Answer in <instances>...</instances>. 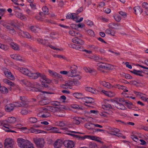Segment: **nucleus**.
Instances as JSON below:
<instances>
[{"instance_id": "obj_5", "label": "nucleus", "mask_w": 148, "mask_h": 148, "mask_svg": "<svg viewBox=\"0 0 148 148\" xmlns=\"http://www.w3.org/2000/svg\"><path fill=\"white\" fill-rule=\"evenodd\" d=\"M33 140L36 146L38 148H42L44 147L45 142L42 138H34Z\"/></svg>"}, {"instance_id": "obj_11", "label": "nucleus", "mask_w": 148, "mask_h": 148, "mask_svg": "<svg viewBox=\"0 0 148 148\" xmlns=\"http://www.w3.org/2000/svg\"><path fill=\"white\" fill-rule=\"evenodd\" d=\"M72 42L75 43L83 45L84 44V41L80 38H79L77 37H75L73 38L72 40Z\"/></svg>"}, {"instance_id": "obj_42", "label": "nucleus", "mask_w": 148, "mask_h": 148, "mask_svg": "<svg viewBox=\"0 0 148 148\" xmlns=\"http://www.w3.org/2000/svg\"><path fill=\"white\" fill-rule=\"evenodd\" d=\"M88 145L89 148H95L97 147V145L93 142H90Z\"/></svg>"}, {"instance_id": "obj_40", "label": "nucleus", "mask_w": 148, "mask_h": 148, "mask_svg": "<svg viewBox=\"0 0 148 148\" xmlns=\"http://www.w3.org/2000/svg\"><path fill=\"white\" fill-rule=\"evenodd\" d=\"M29 121L31 123H34L37 121V119L34 117H30L28 119Z\"/></svg>"}, {"instance_id": "obj_36", "label": "nucleus", "mask_w": 148, "mask_h": 148, "mask_svg": "<svg viewBox=\"0 0 148 148\" xmlns=\"http://www.w3.org/2000/svg\"><path fill=\"white\" fill-rule=\"evenodd\" d=\"M3 82L5 83L8 84L12 86H13L14 85V83L7 79H3Z\"/></svg>"}, {"instance_id": "obj_52", "label": "nucleus", "mask_w": 148, "mask_h": 148, "mask_svg": "<svg viewBox=\"0 0 148 148\" xmlns=\"http://www.w3.org/2000/svg\"><path fill=\"white\" fill-rule=\"evenodd\" d=\"M42 10L44 12V14L45 15L47 14L48 12V8L46 6H45L43 7L42 8Z\"/></svg>"}, {"instance_id": "obj_59", "label": "nucleus", "mask_w": 148, "mask_h": 148, "mask_svg": "<svg viewBox=\"0 0 148 148\" xmlns=\"http://www.w3.org/2000/svg\"><path fill=\"white\" fill-rule=\"evenodd\" d=\"M119 13L124 18H125L127 16V14L125 12L121 11L119 12Z\"/></svg>"}, {"instance_id": "obj_17", "label": "nucleus", "mask_w": 148, "mask_h": 148, "mask_svg": "<svg viewBox=\"0 0 148 148\" xmlns=\"http://www.w3.org/2000/svg\"><path fill=\"white\" fill-rule=\"evenodd\" d=\"M4 73L6 77L8 79L12 80L14 79V77L10 71H5L4 72Z\"/></svg>"}, {"instance_id": "obj_22", "label": "nucleus", "mask_w": 148, "mask_h": 148, "mask_svg": "<svg viewBox=\"0 0 148 148\" xmlns=\"http://www.w3.org/2000/svg\"><path fill=\"white\" fill-rule=\"evenodd\" d=\"M82 100L83 101L87 103H91L92 102L93 99L92 98L88 97H82Z\"/></svg>"}, {"instance_id": "obj_27", "label": "nucleus", "mask_w": 148, "mask_h": 148, "mask_svg": "<svg viewBox=\"0 0 148 148\" xmlns=\"http://www.w3.org/2000/svg\"><path fill=\"white\" fill-rule=\"evenodd\" d=\"M64 111H62L59 110L58 112L54 114V115L56 117H63L65 116L64 114Z\"/></svg>"}, {"instance_id": "obj_58", "label": "nucleus", "mask_w": 148, "mask_h": 148, "mask_svg": "<svg viewBox=\"0 0 148 148\" xmlns=\"http://www.w3.org/2000/svg\"><path fill=\"white\" fill-rule=\"evenodd\" d=\"M25 148H34L33 144L30 141L28 143V144L26 145Z\"/></svg>"}, {"instance_id": "obj_31", "label": "nucleus", "mask_w": 148, "mask_h": 148, "mask_svg": "<svg viewBox=\"0 0 148 148\" xmlns=\"http://www.w3.org/2000/svg\"><path fill=\"white\" fill-rule=\"evenodd\" d=\"M131 72L132 73L140 76H143L142 74V71L140 70H136L135 69H133L132 71H131Z\"/></svg>"}, {"instance_id": "obj_51", "label": "nucleus", "mask_w": 148, "mask_h": 148, "mask_svg": "<svg viewBox=\"0 0 148 148\" xmlns=\"http://www.w3.org/2000/svg\"><path fill=\"white\" fill-rule=\"evenodd\" d=\"M103 108H106V109H111L112 108V106L111 105L108 103H106L103 106Z\"/></svg>"}, {"instance_id": "obj_61", "label": "nucleus", "mask_w": 148, "mask_h": 148, "mask_svg": "<svg viewBox=\"0 0 148 148\" xmlns=\"http://www.w3.org/2000/svg\"><path fill=\"white\" fill-rule=\"evenodd\" d=\"M85 22L86 24L89 26H91L93 25V23L90 21L88 20L85 21Z\"/></svg>"}, {"instance_id": "obj_8", "label": "nucleus", "mask_w": 148, "mask_h": 148, "mask_svg": "<svg viewBox=\"0 0 148 148\" xmlns=\"http://www.w3.org/2000/svg\"><path fill=\"white\" fill-rule=\"evenodd\" d=\"M97 66L99 68L108 70L111 69L112 67V66L110 64L102 62L98 63Z\"/></svg>"}, {"instance_id": "obj_21", "label": "nucleus", "mask_w": 148, "mask_h": 148, "mask_svg": "<svg viewBox=\"0 0 148 148\" xmlns=\"http://www.w3.org/2000/svg\"><path fill=\"white\" fill-rule=\"evenodd\" d=\"M133 9L134 11V13L136 14H140L143 12L141 7L139 6L135 7Z\"/></svg>"}, {"instance_id": "obj_14", "label": "nucleus", "mask_w": 148, "mask_h": 148, "mask_svg": "<svg viewBox=\"0 0 148 148\" xmlns=\"http://www.w3.org/2000/svg\"><path fill=\"white\" fill-rule=\"evenodd\" d=\"M14 107H22L25 106L27 105L26 102H16L13 103Z\"/></svg>"}, {"instance_id": "obj_39", "label": "nucleus", "mask_w": 148, "mask_h": 148, "mask_svg": "<svg viewBox=\"0 0 148 148\" xmlns=\"http://www.w3.org/2000/svg\"><path fill=\"white\" fill-rule=\"evenodd\" d=\"M73 96L75 98L77 99H81L83 97H82V94L81 93L75 92L73 94Z\"/></svg>"}, {"instance_id": "obj_47", "label": "nucleus", "mask_w": 148, "mask_h": 148, "mask_svg": "<svg viewBox=\"0 0 148 148\" xmlns=\"http://www.w3.org/2000/svg\"><path fill=\"white\" fill-rule=\"evenodd\" d=\"M87 32L88 34L91 36H95V34L94 32L91 29H89L88 30Z\"/></svg>"}, {"instance_id": "obj_54", "label": "nucleus", "mask_w": 148, "mask_h": 148, "mask_svg": "<svg viewBox=\"0 0 148 148\" xmlns=\"http://www.w3.org/2000/svg\"><path fill=\"white\" fill-rule=\"evenodd\" d=\"M116 25H117V23H110L108 24V26L110 28L114 29L115 28L114 27V26H115Z\"/></svg>"}, {"instance_id": "obj_18", "label": "nucleus", "mask_w": 148, "mask_h": 148, "mask_svg": "<svg viewBox=\"0 0 148 148\" xmlns=\"http://www.w3.org/2000/svg\"><path fill=\"white\" fill-rule=\"evenodd\" d=\"M13 59L16 60L22 61V57L18 54H13L10 56Z\"/></svg>"}, {"instance_id": "obj_25", "label": "nucleus", "mask_w": 148, "mask_h": 148, "mask_svg": "<svg viewBox=\"0 0 148 148\" xmlns=\"http://www.w3.org/2000/svg\"><path fill=\"white\" fill-rule=\"evenodd\" d=\"M49 72L53 77H54L56 78H58L61 77V75L55 72H53L51 70H49Z\"/></svg>"}, {"instance_id": "obj_37", "label": "nucleus", "mask_w": 148, "mask_h": 148, "mask_svg": "<svg viewBox=\"0 0 148 148\" xmlns=\"http://www.w3.org/2000/svg\"><path fill=\"white\" fill-rule=\"evenodd\" d=\"M125 101L123 98H119L115 101V102L117 104H119L124 103H125Z\"/></svg>"}, {"instance_id": "obj_2", "label": "nucleus", "mask_w": 148, "mask_h": 148, "mask_svg": "<svg viewBox=\"0 0 148 148\" xmlns=\"http://www.w3.org/2000/svg\"><path fill=\"white\" fill-rule=\"evenodd\" d=\"M18 70L22 73L32 79H36L38 77V72H34V70L32 71L27 68L23 67L19 68Z\"/></svg>"}, {"instance_id": "obj_56", "label": "nucleus", "mask_w": 148, "mask_h": 148, "mask_svg": "<svg viewBox=\"0 0 148 148\" xmlns=\"http://www.w3.org/2000/svg\"><path fill=\"white\" fill-rule=\"evenodd\" d=\"M73 82V85H76L77 86L80 84V82L78 80H75V79H74L73 80H72Z\"/></svg>"}, {"instance_id": "obj_28", "label": "nucleus", "mask_w": 148, "mask_h": 148, "mask_svg": "<svg viewBox=\"0 0 148 148\" xmlns=\"http://www.w3.org/2000/svg\"><path fill=\"white\" fill-rule=\"evenodd\" d=\"M69 46L71 47H72L74 49H75L80 51H81V49H82L83 48L82 47L78 45L77 46L76 45L73 43H71L70 44H69Z\"/></svg>"}, {"instance_id": "obj_34", "label": "nucleus", "mask_w": 148, "mask_h": 148, "mask_svg": "<svg viewBox=\"0 0 148 148\" xmlns=\"http://www.w3.org/2000/svg\"><path fill=\"white\" fill-rule=\"evenodd\" d=\"M91 125H93L95 127H98L100 128H102L103 127V126L102 125H100L97 124H94L92 123H90L86 124V126H87V128L89 129H90L91 128L89 127H88L90 126Z\"/></svg>"}, {"instance_id": "obj_50", "label": "nucleus", "mask_w": 148, "mask_h": 148, "mask_svg": "<svg viewBox=\"0 0 148 148\" xmlns=\"http://www.w3.org/2000/svg\"><path fill=\"white\" fill-rule=\"evenodd\" d=\"M89 58L92 59H94L96 60H97L100 59L101 60H102V58H99V56L96 55H94L92 57Z\"/></svg>"}, {"instance_id": "obj_20", "label": "nucleus", "mask_w": 148, "mask_h": 148, "mask_svg": "<svg viewBox=\"0 0 148 148\" xmlns=\"http://www.w3.org/2000/svg\"><path fill=\"white\" fill-rule=\"evenodd\" d=\"M66 18L67 19H73L74 21H77V18L75 14L74 13L68 14L66 16Z\"/></svg>"}, {"instance_id": "obj_24", "label": "nucleus", "mask_w": 148, "mask_h": 148, "mask_svg": "<svg viewBox=\"0 0 148 148\" xmlns=\"http://www.w3.org/2000/svg\"><path fill=\"white\" fill-rule=\"evenodd\" d=\"M10 46L11 48L15 50H20L19 45L16 43L12 42L10 44Z\"/></svg>"}, {"instance_id": "obj_32", "label": "nucleus", "mask_w": 148, "mask_h": 148, "mask_svg": "<svg viewBox=\"0 0 148 148\" xmlns=\"http://www.w3.org/2000/svg\"><path fill=\"white\" fill-rule=\"evenodd\" d=\"M120 131L117 128H113L111 130L110 134L112 135H116L118 132Z\"/></svg>"}, {"instance_id": "obj_48", "label": "nucleus", "mask_w": 148, "mask_h": 148, "mask_svg": "<svg viewBox=\"0 0 148 148\" xmlns=\"http://www.w3.org/2000/svg\"><path fill=\"white\" fill-rule=\"evenodd\" d=\"M4 27L9 30L12 27L8 25L7 23H3L2 24Z\"/></svg>"}, {"instance_id": "obj_46", "label": "nucleus", "mask_w": 148, "mask_h": 148, "mask_svg": "<svg viewBox=\"0 0 148 148\" xmlns=\"http://www.w3.org/2000/svg\"><path fill=\"white\" fill-rule=\"evenodd\" d=\"M38 77H40L41 78L43 81H46V78L45 75L43 73H40L38 72Z\"/></svg>"}, {"instance_id": "obj_9", "label": "nucleus", "mask_w": 148, "mask_h": 148, "mask_svg": "<svg viewBox=\"0 0 148 148\" xmlns=\"http://www.w3.org/2000/svg\"><path fill=\"white\" fill-rule=\"evenodd\" d=\"M64 146L68 148H72L74 146L73 141L71 140H66L63 141Z\"/></svg>"}, {"instance_id": "obj_6", "label": "nucleus", "mask_w": 148, "mask_h": 148, "mask_svg": "<svg viewBox=\"0 0 148 148\" xmlns=\"http://www.w3.org/2000/svg\"><path fill=\"white\" fill-rule=\"evenodd\" d=\"M4 145L5 148H15L14 141L10 138L5 140Z\"/></svg>"}, {"instance_id": "obj_35", "label": "nucleus", "mask_w": 148, "mask_h": 148, "mask_svg": "<svg viewBox=\"0 0 148 148\" xmlns=\"http://www.w3.org/2000/svg\"><path fill=\"white\" fill-rule=\"evenodd\" d=\"M0 91L3 94H6L8 92V90L6 87L1 86L0 87Z\"/></svg>"}, {"instance_id": "obj_53", "label": "nucleus", "mask_w": 148, "mask_h": 148, "mask_svg": "<svg viewBox=\"0 0 148 148\" xmlns=\"http://www.w3.org/2000/svg\"><path fill=\"white\" fill-rule=\"evenodd\" d=\"M58 126L60 127H63L65 126V123L63 121H59L57 122Z\"/></svg>"}, {"instance_id": "obj_13", "label": "nucleus", "mask_w": 148, "mask_h": 148, "mask_svg": "<svg viewBox=\"0 0 148 148\" xmlns=\"http://www.w3.org/2000/svg\"><path fill=\"white\" fill-rule=\"evenodd\" d=\"M73 83L72 80L66 81L65 82V84L62 85V87L65 88H71V87L73 86Z\"/></svg>"}, {"instance_id": "obj_1", "label": "nucleus", "mask_w": 148, "mask_h": 148, "mask_svg": "<svg viewBox=\"0 0 148 148\" xmlns=\"http://www.w3.org/2000/svg\"><path fill=\"white\" fill-rule=\"evenodd\" d=\"M16 121V119L14 117H9L8 119L7 120L0 121V126H3L2 129L6 132L16 133V132L12 130L11 128L9 127L8 124L5 122V121H6L9 123H13L15 122Z\"/></svg>"}, {"instance_id": "obj_33", "label": "nucleus", "mask_w": 148, "mask_h": 148, "mask_svg": "<svg viewBox=\"0 0 148 148\" xmlns=\"http://www.w3.org/2000/svg\"><path fill=\"white\" fill-rule=\"evenodd\" d=\"M125 103L117 104L116 105V107L118 109L122 110H124L125 109V107L124 106Z\"/></svg>"}, {"instance_id": "obj_23", "label": "nucleus", "mask_w": 148, "mask_h": 148, "mask_svg": "<svg viewBox=\"0 0 148 148\" xmlns=\"http://www.w3.org/2000/svg\"><path fill=\"white\" fill-rule=\"evenodd\" d=\"M100 83L101 85L108 88L113 87L109 83L104 81H101L100 82Z\"/></svg>"}, {"instance_id": "obj_45", "label": "nucleus", "mask_w": 148, "mask_h": 148, "mask_svg": "<svg viewBox=\"0 0 148 148\" xmlns=\"http://www.w3.org/2000/svg\"><path fill=\"white\" fill-rule=\"evenodd\" d=\"M22 125L20 124H17L16 125V127L18 129H20L21 130L23 131V132L25 130H27V129L26 127H22Z\"/></svg>"}, {"instance_id": "obj_4", "label": "nucleus", "mask_w": 148, "mask_h": 148, "mask_svg": "<svg viewBox=\"0 0 148 148\" xmlns=\"http://www.w3.org/2000/svg\"><path fill=\"white\" fill-rule=\"evenodd\" d=\"M45 93L51 94L45 91H43L42 94L38 95L37 98L38 100V102L39 104L41 105H45L49 104V101L48 100L47 97H45Z\"/></svg>"}, {"instance_id": "obj_55", "label": "nucleus", "mask_w": 148, "mask_h": 148, "mask_svg": "<svg viewBox=\"0 0 148 148\" xmlns=\"http://www.w3.org/2000/svg\"><path fill=\"white\" fill-rule=\"evenodd\" d=\"M114 18L117 22H119L121 19V16L119 15H116L114 16Z\"/></svg>"}, {"instance_id": "obj_15", "label": "nucleus", "mask_w": 148, "mask_h": 148, "mask_svg": "<svg viewBox=\"0 0 148 148\" xmlns=\"http://www.w3.org/2000/svg\"><path fill=\"white\" fill-rule=\"evenodd\" d=\"M14 108L13 103L8 104L6 105L5 107V110L8 112L12 111Z\"/></svg>"}, {"instance_id": "obj_16", "label": "nucleus", "mask_w": 148, "mask_h": 148, "mask_svg": "<svg viewBox=\"0 0 148 148\" xmlns=\"http://www.w3.org/2000/svg\"><path fill=\"white\" fill-rule=\"evenodd\" d=\"M18 34L19 35H21L24 38H29L31 37V35L28 32L23 31L21 30L19 32Z\"/></svg>"}, {"instance_id": "obj_63", "label": "nucleus", "mask_w": 148, "mask_h": 148, "mask_svg": "<svg viewBox=\"0 0 148 148\" xmlns=\"http://www.w3.org/2000/svg\"><path fill=\"white\" fill-rule=\"evenodd\" d=\"M29 141L25 140V141H24V144L23 145V147H21V148H25V147H26V145H27V144H28Z\"/></svg>"}, {"instance_id": "obj_26", "label": "nucleus", "mask_w": 148, "mask_h": 148, "mask_svg": "<svg viewBox=\"0 0 148 148\" xmlns=\"http://www.w3.org/2000/svg\"><path fill=\"white\" fill-rule=\"evenodd\" d=\"M32 112V111L30 110H28L26 108H24L21 109L20 113L22 115H24L30 113Z\"/></svg>"}, {"instance_id": "obj_49", "label": "nucleus", "mask_w": 148, "mask_h": 148, "mask_svg": "<svg viewBox=\"0 0 148 148\" xmlns=\"http://www.w3.org/2000/svg\"><path fill=\"white\" fill-rule=\"evenodd\" d=\"M0 48L6 51L8 50V48L6 45L0 43Z\"/></svg>"}, {"instance_id": "obj_41", "label": "nucleus", "mask_w": 148, "mask_h": 148, "mask_svg": "<svg viewBox=\"0 0 148 148\" xmlns=\"http://www.w3.org/2000/svg\"><path fill=\"white\" fill-rule=\"evenodd\" d=\"M80 119V118L78 117H75L74 118V119L73 121V123L76 125H79L80 123L79 121V119Z\"/></svg>"}, {"instance_id": "obj_57", "label": "nucleus", "mask_w": 148, "mask_h": 148, "mask_svg": "<svg viewBox=\"0 0 148 148\" xmlns=\"http://www.w3.org/2000/svg\"><path fill=\"white\" fill-rule=\"evenodd\" d=\"M123 76L126 79H131L132 78V76L128 74H124Z\"/></svg>"}, {"instance_id": "obj_7", "label": "nucleus", "mask_w": 148, "mask_h": 148, "mask_svg": "<svg viewBox=\"0 0 148 148\" xmlns=\"http://www.w3.org/2000/svg\"><path fill=\"white\" fill-rule=\"evenodd\" d=\"M77 67L75 65H73L71 66L70 70L68 71V76L71 77H75L77 74L76 70Z\"/></svg>"}, {"instance_id": "obj_62", "label": "nucleus", "mask_w": 148, "mask_h": 148, "mask_svg": "<svg viewBox=\"0 0 148 148\" xmlns=\"http://www.w3.org/2000/svg\"><path fill=\"white\" fill-rule=\"evenodd\" d=\"M142 6L143 8L147 9L148 8V4L146 2H144L142 4Z\"/></svg>"}, {"instance_id": "obj_12", "label": "nucleus", "mask_w": 148, "mask_h": 148, "mask_svg": "<svg viewBox=\"0 0 148 148\" xmlns=\"http://www.w3.org/2000/svg\"><path fill=\"white\" fill-rule=\"evenodd\" d=\"M37 116L40 117L46 118L50 116L51 114L49 112H40L38 114Z\"/></svg>"}, {"instance_id": "obj_38", "label": "nucleus", "mask_w": 148, "mask_h": 148, "mask_svg": "<svg viewBox=\"0 0 148 148\" xmlns=\"http://www.w3.org/2000/svg\"><path fill=\"white\" fill-rule=\"evenodd\" d=\"M30 28L31 31L35 33H37L38 32V30L39 29L36 26H31L30 27Z\"/></svg>"}, {"instance_id": "obj_64", "label": "nucleus", "mask_w": 148, "mask_h": 148, "mask_svg": "<svg viewBox=\"0 0 148 148\" xmlns=\"http://www.w3.org/2000/svg\"><path fill=\"white\" fill-rule=\"evenodd\" d=\"M131 138L132 140L136 142L138 140V138L136 136L132 135Z\"/></svg>"}, {"instance_id": "obj_60", "label": "nucleus", "mask_w": 148, "mask_h": 148, "mask_svg": "<svg viewBox=\"0 0 148 148\" xmlns=\"http://www.w3.org/2000/svg\"><path fill=\"white\" fill-rule=\"evenodd\" d=\"M9 32L11 34L13 35L16 34V31L14 28L12 27L9 30Z\"/></svg>"}, {"instance_id": "obj_3", "label": "nucleus", "mask_w": 148, "mask_h": 148, "mask_svg": "<svg viewBox=\"0 0 148 148\" xmlns=\"http://www.w3.org/2000/svg\"><path fill=\"white\" fill-rule=\"evenodd\" d=\"M20 82L22 84H23L28 87V90L32 91H40V89L36 87L37 86V83L36 82H31L28 81L26 79L21 80Z\"/></svg>"}, {"instance_id": "obj_30", "label": "nucleus", "mask_w": 148, "mask_h": 148, "mask_svg": "<svg viewBox=\"0 0 148 148\" xmlns=\"http://www.w3.org/2000/svg\"><path fill=\"white\" fill-rule=\"evenodd\" d=\"M25 139L21 138H19L17 139V143L18 146L20 147H23V145L24 144V141Z\"/></svg>"}, {"instance_id": "obj_29", "label": "nucleus", "mask_w": 148, "mask_h": 148, "mask_svg": "<svg viewBox=\"0 0 148 148\" xmlns=\"http://www.w3.org/2000/svg\"><path fill=\"white\" fill-rule=\"evenodd\" d=\"M106 34H110L111 35L114 36V35L115 31L114 30L111 29L110 28L107 29L105 31Z\"/></svg>"}, {"instance_id": "obj_44", "label": "nucleus", "mask_w": 148, "mask_h": 148, "mask_svg": "<svg viewBox=\"0 0 148 148\" xmlns=\"http://www.w3.org/2000/svg\"><path fill=\"white\" fill-rule=\"evenodd\" d=\"M101 92L104 93L105 95H106V96H108L109 97H111L113 96V95H111V94H112V93L111 92H108L107 91H105L104 90H102L101 91Z\"/></svg>"}, {"instance_id": "obj_43", "label": "nucleus", "mask_w": 148, "mask_h": 148, "mask_svg": "<svg viewBox=\"0 0 148 148\" xmlns=\"http://www.w3.org/2000/svg\"><path fill=\"white\" fill-rule=\"evenodd\" d=\"M86 91L93 93H95V88H93L92 87H87L86 88Z\"/></svg>"}, {"instance_id": "obj_10", "label": "nucleus", "mask_w": 148, "mask_h": 148, "mask_svg": "<svg viewBox=\"0 0 148 148\" xmlns=\"http://www.w3.org/2000/svg\"><path fill=\"white\" fill-rule=\"evenodd\" d=\"M63 144V141L61 139H58L54 143V146L55 148H60Z\"/></svg>"}, {"instance_id": "obj_19", "label": "nucleus", "mask_w": 148, "mask_h": 148, "mask_svg": "<svg viewBox=\"0 0 148 148\" xmlns=\"http://www.w3.org/2000/svg\"><path fill=\"white\" fill-rule=\"evenodd\" d=\"M47 109L50 111L53 112L54 113H56L59 110V108H58L50 106H47Z\"/></svg>"}]
</instances>
